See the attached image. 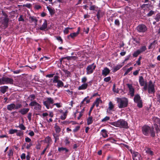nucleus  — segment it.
I'll return each instance as SVG.
<instances>
[{
	"label": "nucleus",
	"instance_id": "nucleus-3",
	"mask_svg": "<svg viewBox=\"0 0 160 160\" xmlns=\"http://www.w3.org/2000/svg\"><path fill=\"white\" fill-rule=\"evenodd\" d=\"M118 106L120 108L126 107L128 104V100L125 98H117Z\"/></svg>",
	"mask_w": 160,
	"mask_h": 160
},
{
	"label": "nucleus",
	"instance_id": "nucleus-54",
	"mask_svg": "<svg viewBox=\"0 0 160 160\" xmlns=\"http://www.w3.org/2000/svg\"><path fill=\"white\" fill-rule=\"evenodd\" d=\"M114 23L116 25H117L118 26H119L120 25V22L118 19H116L115 20Z\"/></svg>",
	"mask_w": 160,
	"mask_h": 160
},
{
	"label": "nucleus",
	"instance_id": "nucleus-40",
	"mask_svg": "<svg viewBox=\"0 0 160 160\" xmlns=\"http://www.w3.org/2000/svg\"><path fill=\"white\" fill-rule=\"evenodd\" d=\"M138 50L135 52L133 54V57H137L139 54L141 53Z\"/></svg>",
	"mask_w": 160,
	"mask_h": 160
},
{
	"label": "nucleus",
	"instance_id": "nucleus-48",
	"mask_svg": "<svg viewBox=\"0 0 160 160\" xmlns=\"http://www.w3.org/2000/svg\"><path fill=\"white\" fill-rule=\"evenodd\" d=\"M16 133H17V136H18L19 137H21V136H22L23 135V132L21 131H18L17 132H16Z\"/></svg>",
	"mask_w": 160,
	"mask_h": 160
},
{
	"label": "nucleus",
	"instance_id": "nucleus-51",
	"mask_svg": "<svg viewBox=\"0 0 160 160\" xmlns=\"http://www.w3.org/2000/svg\"><path fill=\"white\" fill-rule=\"evenodd\" d=\"M69 29H70V28H69L68 27L65 28L63 31L64 33L66 34H67L69 32Z\"/></svg>",
	"mask_w": 160,
	"mask_h": 160
},
{
	"label": "nucleus",
	"instance_id": "nucleus-47",
	"mask_svg": "<svg viewBox=\"0 0 160 160\" xmlns=\"http://www.w3.org/2000/svg\"><path fill=\"white\" fill-rule=\"evenodd\" d=\"M111 79V78L109 76L106 78H105L104 79V81L105 82H108Z\"/></svg>",
	"mask_w": 160,
	"mask_h": 160
},
{
	"label": "nucleus",
	"instance_id": "nucleus-53",
	"mask_svg": "<svg viewBox=\"0 0 160 160\" xmlns=\"http://www.w3.org/2000/svg\"><path fill=\"white\" fill-rule=\"evenodd\" d=\"M32 116V113L31 112H29L28 114L27 117L29 121H31V117Z\"/></svg>",
	"mask_w": 160,
	"mask_h": 160
},
{
	"label": "nucleus",
	"instance_id": "nucleus-28",
	"mask_svg": "<svg viewBox=\"0 0 160 160\" xmlns=\"http://www.w3.org/2000/svg\"><path fill=\"white\" fill-rule=\"evenodd\" d=\"M68 112L67 110H66L65 112H63V114L62 115H61L60 117V118L62 120H65L67 117V115Z\"/></svg>",
	"mask_w": 160,
	"mask_h": 160
},
{
	"label": "nucleus",
	"instance_id": "nucleus-33",
	"mask_svg": "<svg viewBox=\"0 0 160 160\" xmlns=\"http://www.w3.org/2000/svg\"><path fill=\"white\" fill-rule=\"evenodd\" d=\"M59 77L58 75L55 76L52 82L54 83H57L59 80Z\"/></svg>",
	"mask_w": 160,
	"mask_h": 160
},
{
	"label": "nucleus",
	"instance_id": "nucleus-25",
	"mask_svg": "<svg viewBox=\"0 0 160 160\" xmlns=\"http://www.w3.org/2000/svg\"><path fill=\"white\" fill-rule=\"evenodd\" d=\"M0 91L2 93H4L8 90V87L7 86H3L1 87L0 88Z\"/></svg>",
	"mask_w": 160,
	"mask_h": 160
},
{
	"label": "nucleus",
	"instance_id": "nucleus-29",
	"mask_svg": "<svg viewBox=\"0 0 160 160\" xmlns=\"http://www.w3.org/2000/svg\"><path fill=\"white\" fill-rule=\"evenodd\" d=\"M54 127L56 132L59 133L60 132L61 129L60 127L57 125V123L55 124Z\"/></svg>",
	"mask_w": 160,
	"mask_h": 160
},
{
	"label": "nucleus",
	"instance_id": "nucleus-45",
	"mask_svg": "<svg viewBox=\"0 0 160 160\" xmlns=\"http://www.w3.org/2000/svg\"><path fill=\"white\" fill-rule=\"evenodd\" d=\"M110 119V118L108 116H106L101 120L102 122H104L108 121Z\"/></svg>",
	"mask_w": 160,
	"mask_h": 160
},
{
	"label": "nucleus",
	"instance_id": "nucleus-12",
	"mask_svg": "<svg viewBox=\"0 0 160 160\" xmlns=\"http://www.w3.org/2000/svg\"><path fill=\"white\" fill-rule=\"evenodd\" d=\"M129 150L132 155L133 160H138V159H139L140 155L138 152L133 150L131 149H130Z\"/></svg>",
	"mask_w": 160,
	"mask_h": 160
},
{
	"label": "nucleus",
	"instance_id": "nucleus-30",
	"mask_svg": "<svg viewBox=\"0 0 160 160\" xmlns=\"http://www.w3.org/2000/svg\"><path fill=\"white\" fill-rule=\"evenodd\" d=\"M102 135L104 138H106L108 136V134L107 133L106 130L105 129H102L101 130Z\"/></svg>",
	"mask_w": 160,
	"mask_h": 160
},
{
	"label": "nucleus",
	"instance_id": "nucleus-52",
	"mask_svg": "<svg viewBox=\"0 0 160 160\" xmlns=\"http://www.w3.org/2000/svg\"><path fill=\"white\" fill-rule=\"evenodd\" d=\"M63 71L65 72V75H67V77H68L70 76V72L69 71L66 70H64Z\"/></svg>",
	"mask_w": 160,
	"mask_h": 160
},
{
	"label": "nucleus",
	"instance_id": "nucleus-31",
	"mask_svg": "<svg viewBox=\"0 0 160 160\" xmlns=\"http://www.w3.org/2000/svg\"><path fill=\"white\" fill-rule=\"evenodd\" d=\"M87 124L88 125L91 124L93 122L92 117L89 116L87 119Z\"/></svg>",
	"mask_w": 160,
	"mask_h": 160
},
{
	"label": "nucleus",
	"instance_id": "nucleus-8",
	"mask_svg": "<svg viewBox=\"0 0 160 160\" xmlns=\"http://www.w3.org/2000/svg\"><path fill=\"white\" fill-rule=\"evenodd\" d=\"M96 68V66L94 63L88 65L86 68V74L89 75L92 73Z\"/></svg>",
	"mask_w": 160,
	"mask_h": 160
},
{
	"label": "nucleus",
	"instance_id": "nucleus-6",
	"mask_svg": "<svg viewBox=\"0 0 160 160\" xmlns=\"http://www.w3.org/2000/svg\"><path fill=\"white\" fill-rule=\"evenodd\" d=\"M13 80L11 78L3 77L0 79V84H12L13 83Z\"/></svg>",
	"mask_w": 160,
	"mask_h": 160
},
{
	"label": "nucleus",
	"instance_id": "nucleus-13",
	"mask_svg": "<svg viewBox=\"0 0 160 160\" xmlns=\"http://www.w3.org/2000/svg\"><path fill=\"white\" fill-rule=\"evenodd\" d=\"M147 27L144 24H140L137 27V29L139 32H144L147 30Z\"/></svg>",
	"mask_w": 160,
	"mask_h": 160
},
{
	"label": "nucleus",
	"instance_id": "nucleus-15",
	"mask_svg": "<svg viewBox=\"0 0 160 160\" xmlns=\"http://www.w3.org/2000/svg\"><path fill=\"white\" fill-rule=\"evenodd\" d=\"M110 71L108 68L106 67L102 70V74L103 76L106 77L109 73Z\"/></svg>",
	"mask_w": 160,
	"mask_h": 160
},
{
	"label": "nucleus",
	"instance_id": "nucleus-5",
	"mask_svg": "<svg viewBox=\"0 0 160 160\" xmlns=\"http://www.w3.org/2000/svg\"><path fill=\"white\" fill-rule=\"evenodd\" d=\"M54 101V100L51 97H48L46 99V100L43 101V103L46 108L48 109L50 107L51 104H53Z\"/></svg>",
	"mask_w": 160,
	"mask_h": 160
},
{
	"label": "nucleus",
	"instance_id": "nucleus-1",
	"mask_svg": "<svg viewBox=\"0 0 160 160\" xmlns=\"http://www.w3.org/2000/svg\"><path fill=\"white\" fill-rule=\"evenodd\" d=\"M142 89L145 91L148 90V92L149 94H153L155 92V85L151 80L149 81L148 84L146 83Z\"/></svg>",
	"mask_w": 160,
	"mask_h": 160
},
{
	"label": "nucleus",
	"instance_id": "nucleus-11",
	"mask_svg": "<svg viewBox=\"0 0 160 160\" xmlns=\"http://www.w3.org/2000/svg\"><path fill=\"white\" fill-rule=\"evenodd\" d=\"M108 106L107 110V112L109 114H111L112 112L115 111V104H113L111 101H110L108 103Z\"/></svg>",
	"mask_w": 160,
	"mask_h": 160
},
{
	"label": "nucleus",
	"instance_id": "nucleus-63",
	"mask_svg": "<svg viewBox=\"0 0 160 160\" xmlns=\"http://www.w3.org/2000/svg\"><path fill=\"white\" fill-rule=\"evenodd\" d=\"M23 6L29 8H30L31 7V5L30 3H27L26 4L23 5Z\"/></svg>",
	"mask_w": 160,
	"mask_h": 160
},
{
	"label": "nucleus",
	"instance_id": "nucleus-9",
	"mask_svg": "<svg viewBox=\"0 0 160 160\" xmlns=\"http://www.w3.org/2000/svg\"><path fill=\"white\" fill-rule=\"evenodd\" d=\"M134 101L137 103L138 107L141 108L142 107V102L141 97L139 94L136 95L134 98Z\"/></svg>",
	"mask_w": 160,
	"mask_h": 160
},
{
	"label": "nucleus",
	"instance_id": "nucleus-44",
	"mask_svg": "<svg viewBox=\"0 0 160 160\" xmlns=\"http://www.w3.org/2000/svg\"><path fill=\"white\" fill-rule=\"evenodd\" d=\"M87 80V78L86 77H83L81 79V82L83 83H86Z\"/></svg>",
	"mask_w": 160,
	"mask_h": 160
},
{
	"label": "nucleus",
	"instance_id": "nucleus-38",
	"mask_svg": "<svg viewBox=\"0 0 160 160\" xmlns=\"http://www.w3.org/2000/svg\"><path fill=\"white\" fill-rule=\"evenodd\" d=\"M147 49V48L146 46H143L140 49H138V50L141 53H142V52H144Z\"/></svg>",
	"mask_w": 160,
	"mask_h": 160
},
{
	"label": "nucleus",
	"instance_id": "nucleus-37",
	"mask_svg": "<svg viewBox=\"0 0 160 160\" xmlns=\"http://www.w3.org/2000/svg\"><path fill=\"white\" fill-rule=\"evenodd\" d=\"M35 96L34 94H31L29 95L28 97V99L30 101H33L35 98Z\"/></svg>",
	"mask_w": 160,
	"mask_h": 160
},
{
	"label": "nucleus",
	"instance_id": "nucleus-43",
	"mask_svg": "<svg viewBox=\"0 0 160 160\" xmlns=\"http://www.w3.org/2000/svg\"><path fill=\"white\" fill-rule=\"evenodd\" d=\"M133 69L132 67H130L129 68H128L126 72L124 73V75L125 76L127 75L128 73H129Z\"/></svg>",
	"mask_w": 160,
	"mask_h": 160
},
{
	"label": "nucleus",
	"instance_id": "nucleus-16",
	"mask_svg": "<svg viewBox=\"0 0 160 160\" xmlns=\"http://www.w3.org/2000/svg\"><path fill=\"white\" fill-rule=\"evenodd\" d=\"M29 108H23L21 109L19 111V112L22 115L26 114L29 111Z\"/></svg>",
	"mask_w": 160,
	"mask_h": 160
},
{
	"label": "nucleus",
	"instance_id": "nucleus-20",
	"mask_svg": "<svg viewBox=\"0 0 160 160\" xmlns=\"http://www.w3.org/2000/svg\"><path fill=\"white\" fill-rule=\"evenodd\" d=\"M42 142L47 143H52V140L49 136H48L42 140Z\"/></svg>",
	"mask_w": 160,
	"mask_h": 160
},
{
	"label": "nucleus",
	"instance_id": "nucleus-34",
	"mask_svg": "<svg viewBox=\"0 0 160 160\" xmlns=\"http://www.w3.org/2000/svg\"><path fill=\"white\" fill-rule=\"evenodd\" d=\"M58 151L59 152H61V151H64L65 152H68V150L65 148L63 147H60L58 148Z\"/></svg>",
	"mask_w": 160,
	"mask_h": 160
},
{
	"label": "nucleus",
	"instance_id": "nucleus-24",
	"mask_svg": "<svg viewBox=\"0 0 160 160\" xmlns=\"http://www.w3.org/2000/svg\"><path fill=\"white\" fill-rule=\"evenodd\" d=\"M88 86V83H83L81 85L78 87V90H85L86 89Z\"/></svg>",
	"mask_w": 160,
	"mask_h": 160
},
{
	"label": "nucleus",
	"instance_id": "nucleus-32",
	"mask_svg": "<svg viewBox=\"0 0 160 160\" xmlns=\"http://www.w3.org/2000/svg\"><path fill=\"white\" fill-rule=\"evenodd\" d=\"M57 83V87L58 88L61 87L63 86V83L62 82V81L60 80H59V81Z\"/></svg>",
	"mask_w": 160,
	"mask_h": 160
},
{
	"label": "nucleus",
	"instance_id": "nucleus-56",
	"mask_svg": "<svg viewBox=\"0 0 160 160\" xmlns=\"http://www.w3.org/2000/svg\"><path fill=\"white\" fill-rule=\"evenodd\" d=\"M80 127L79 126H76L75 128L73 130V131L75 132H77L80 129Z\"/></svg>",
	"mask_w": 160,
	"mask_h": 160
},
{
	"label": "nucleus",
	"instance_id": "nucleus-42",
	"mask_svg": "<svg viewBox=\"0 0 160 160\" xmlns=\"http://www.w3.org/2000/svg\"><path fill=\"white\" fill-rule=\"evenodd\" d=\"M53 135L55 139L54 142H56L59 139V136L58 135L55 133H53Z\"/></svg>",
	"mask_w": 160,
	"mask_h": 160
},
{
	"label": "nucleus",
	"instance_id": "nucleus-18",
	"mask_svg": "<svg viewBox=\"0 0 160 160\" xmlns=\"http://www.w3.org/2000/svg\"><path fill=\"white\" fill-rule=\"evenodd\" d=\"M48 26V22L45 19L44 22L40 28L39 29L41 30H44L47 28Z\"/></svg>",
	"mask_w": 160,
	"mask_h": 160
},
{
	"label": "nucleus",
	"instance_id": "nucleus-36",
	"mask_svg": "<svg viewBox=\"0 0 160 160\" xmlns=\"http://www.w3.org/2000/svg\"><path fill=\"white\" fill-rule=\"evenodd\" d=\"M154 19L157 22L160 21V13H158L156 15Z\"/></svg>",
	"mask_w": 160,
	"mask_h": 160
},
{
	"label": "nucleus",
	"instance_id": "nucleus-62",
	"mask_svg": "<svg viewBox=\"0 0 160 160\" xmlns=\"http://www.w3.org/2000/svg\"><path fill=\"white\" fill-rule=\"evenodd\" d=\"M41 7L40 5L37 4L35 6V9L38 10L41 8Z\"/></svg>",
	"mask_w": 160,
	"mask_h": 160
},
{
	"label": "nucleus",
	"instance_id": "nucleus-39",
	"mask_svg": "<svg viewBox=\"0 0 160 160\" xmlns=\"http://www.w3.org/2000/svg\"><path fill=\"white\" fill-rule=\"evenodd\" d=\"M29 18L32 22H33L35 23H36L37 22L38 20L36 17L34 16H30Z\"/></svg>",
	"mask_w": 160,
	"mask_h": 160
},
{
	"label": "nucleus",
	"instance_id": "nucleus-35",
	"mask_svg": "<svg viewBox=\"0 0 160 160\" xmlns=\"http://www.w3.org/2000/svg\"><path fill=\"white\" fill-rule=\"evenodd\" d=\"M47 8L51 15H53L54 13V11L53 9L48 6L47 7Z\"/></svg>",
	"mask_w": 160,
	"mask_h": 160
},
{
	"label": "nucleus",
	"instance_id": "nucleus-60",
	"mask_svg": "<svg viewBox=\"0 0 160 160\" xmlns=\"http://www.w3.org/2000/svg\"><path fill=\"white\" fill-rule=\"evenodd\" d=\"M66 59L68 60H71V56H68L62 58V59L63 60Z\"/></svg>",
	"mask_w": 160,
	"mask_h": 160
},
{
	"label": "nucleus",
	"instance_id": "nucleus-41",
	"mask_svg": "<svg viewBox=\"0 0 160 160\" xmlns=\"http://www.w3.org/2000/svg\"><path fill=\"white\" fill-rule=\"evenodd\" d=\"M18 131L17 129H11L9 131V133L10 134H12L15 133H16Z\"/></svg>",
	"mask_w": 160,
	"mask_h": 160
},
{
	"label": "nucleus",
	"instance_id": "nucleus-58",
	"mask_svg": "<svg viewBox=\"0 0 160 160\" xmlns=\"http://www.w3.org/2000/svg\"><path fill=\"white\" fill-rule=\"evenodd\" d=\"M140 70L138 69L136 70L133 73V74L134 76H136L138 74L139 71H140Z\"/></svg>",
	"mask_w": 160,
	"mask_h": 160
},
{
	"label": "nucleus",
	"instance_id": "nucleus-61",
	"mask_svg": "<svg viewBox=\"0 0 160 160\" xmlns=\"http://www.w3.org/2000/svg\"><path fill=\"white\" fill-rule=\"evenodd\" d=\"M19 21L24 22V19L23 18L22 15H20L19 18L18 19Z\"/></svg>",
	"mask_w": 160,
	"mask_h": 160
},
{
	"label": "nucleus",
	"instance_id": "nucleus-4",
	"mask_svg": "<svg viewBox=\"0 0 160 160\" xmlns=\"http://www.w3.org/2000/svg\"><path fill=\"white\" fill-rule=\"evenodd\" d=\"M110 123L116 127L123 128H127L128 127L127 122L123 119H120L117 122H111Z\"/></svg>",
	"mask_w": 160,
	"mask_h": 160
},
{
	"label": "nucleus",
	"instance_id": "nucleus-14",
	"mask_svg": "<svg viewBox=\"0 0 160 160\" xmlns=\"http://www.w3.org/2000/svg\"><path fill=\"white\" fill-rule=\"evenodd\" d=\"M127 85L129 89V92L131 96L133 97L134 94V89L131 84H127Z\"/></svg>",
	"mask_w": 160,
	"mask_h": 160
},
{
	"label": "nucleus",
	"instance_id": "nucleus-55",
	"mask_svg": "<svg viewBox=\"0 0 160 160\" xmlns=\"http://www.w3.org/2000/svg\"><path fill=\"white\" fill-rule=\"evenodd\" d=\"M154 13V11L151 10L147 14V16L150 17Z\"/></svg>",
	"mask_w": 160,
	"mask_h": 160
},
{
	"label": "nucleus",
	"instance_id": "nucleus-49",
	"mask_svg": "<svg viewBox=\"0 0 160 160\" xmlns=\"http://www.w3.org/2000/svg\"><path fill=\"white\" fill-rule=\"evenodd\" d=\"M98 7L95 5H92L90 6L89 9L90 10H94L96 9Z\"/></svg>",
	"mask_w": 160,
	"mask_h": 160
},
{
	"label": "nucleus",
	"instance_id": "nucleus-7",
	"mask_svg": "<svg viewBox=\"0 0 160 160\" xmlns=\"http://www.w3.org/2000/svg\"><path fill=\"white\" fill-rule=\"evenodd\" d=\"M1 20L0 21V23L3 25L5 28H7L9 22V18L7 15L5 14V17L3 18H0Z\"/></svg>",
	"mask_w": 160,
	"mask_h": 160
},
{
	"label": "nucleus",
	"instance_id": "nucleus-21",
	"mask_svg": "<svg viewBox=\"0 0 160 160\" xmlns=\"http://www.w3.org/2000/svg\"><path fill=\"white\" fill-rule=\"evenodd\" d=\"M139 82L140 85L141 86H144L145 84V83H146V82L145 83L144 78L142 76H140L139 77Z\"/></svg>",
	"mask_w": 160,
	"mask_h": 160
},
{
	"label": "nucleus",
	"instance_id": "nucleus-27",
	"mask_svg": "<svg viewBox=\"0 0 160 160\" xmlns=\"http://www.w3.org/2000/svg\"><path fill=\"white\" fill-rule=\"evenodd\" d=\"M122 66L123 65L122 64H118L116 65L114 67L113 72H116L122 67Z\"/></svg>",
	"mask_w": 160,
	"mask_h": 160
},
{
	"label": "nucleus",
	"instance_id": "nucleus-46",
	"mask_svg": "<svg viewBox=\"0 0 160 160\" xmlns=\"http://www.w3.org/2000/svg\"><path fill=\"white\" fill-rule=\"evenodd\" d=\"M15 109H18L22 107V105L20 103H17L16 105L15 104Z\"/></svg>",
	"mask_w": 160,
	"mask_h": 160
},
{
	"label": "nucleus",
	"instance_id": "nucleus-57",
	"mask_svg": "<svg viewBox=\"0 0 160 160\" xmlns=\"http://www.w3.org/2000/svg\"><path fill=\"white\" fill-rule=\"evenodd\" d=\"M18 127L22 130H25L26 129L25 127L22 124H20Z\"/></svg>",
	"mask_w": 160,
	"mask_h": 160
},
{
	"label": "nucleus",
	"instance_id": "nucleus-10",
	"mask_svg": "<svg viewBox=\"0 0 160 160\" xmlns=\"http://www.w3.org/2000/svg\"><path fill=\"white\" fill-rule=\"evenodd\" d=\"M29 105L31 107L34 106V109L37 110H40L41 109V106L35 101H32Z\"/></svg>",
	"mask_w": 160,
	"mask_h": 160
},
{
	"label": "nucleus",
	"instance_id": "nucleus-26",
	"mask_svg": "<svg viewBox=\"0 0 160 160\" xmlns=\"http://www.w3.org/2000/svg\"><path fill=\"white\" fill-rule=\"evenodd\" d=\"M146 153L149 155L152 156L153 155V152L149 148H147L145 149Z\"/></svg>",
	"mask_w": 160,
	"mask_h": 160
},
{
	"label": "nucleus",
	"instance_id": "nucleus-23",
	"mask_svg": "<svg viewBox=\"0 0 160 160\" xmlns=\"http://www.w3.org/2000/svg\"><path fill=\"white\" fill-rule=\"evenodd\" d=\"M102 102V101L100 98H97L93 102L92 105H94V106H96V107H98L99 106V104Z\"/></svg>",
	"mask_w": 160,
	"mask_h": 160
},
{
	"label": "nucleus",
	"instance_id": "nucleus-17",
	"mask_svg": "<svg viewBox=\"0 0 160 160\" xmlns=\"http://www.w3.org/2000/svg\"><path fill=\"white\" fill-rule=\"evenodd\" d=\"M80 30V28L78 27V31L76 32L71 33L68 36V38H69V37H70L72 38H74L76 37L78 34Z\"/></svg>",
	"mask_w": 160,
	"mask_h": 160
},
{
	"label": "nucleus",
	"instance_id": "nucleus-50",
	"mask_svg": "<svg viewBox=\"0 0 160 160\" xmlns=\"http://www.w3.org/2000/svg\"><path fill=\"white\" fill-rule=\"evenodd\" d=\"M64 142L66 145L69 144L70 142L69 141V138L68 137H66L65 138Z\"/></svg>",
	"mask_w": 160,
	"mask_h": 160
},
{
	"label": "nucleus",
	"instance_id": "nucleus-2",
	"mask_svg": "<svg viewBox=\"0 0 160 160\" xmlns=\"http://www.w3.org/2000/svg\"><path fill=\"white\" fill-rule=\"evenodd\" d=\"M142 133L146 136L149 135V133L152 137H154L155 135V132L153 129H151L150 127L148 125H144L142 128Z\"/></svg>",
	"mask_w": 160,
	"mask_h": 160
},
{
	"label": "nucleus",
	"instance_id": "nucleus-19",
	"mask_svg": "<svg viewBox=\"0 0 160 160\" xmlns=\"http://www.w3.org/2000/svg\"><path fill=\"white\" fill-rule=\"evenodd\" d=\"M88 97H89L88 96L84 98L80 103L81 106H83V105H85L90 102V100L89 99H87Z\"/></svg>",
	"mask_w": 160,
	"mask_h": 160
},
{
	"label": "nucleus",
	"instance_id": "nucleus-59",
	"mask_svg": "<svg viewBox=\"0 0 160 160\" xmlns=\"http://www.w3.org/2000/svg\"><path fill=\"white\" fill-rule=\"evenodd\" d=\"M53 105H55L58 108H60L62 107V105L60 103H53Z\"/></svg>",
	"mask_w": 160,
	"mask_h": 160
},
{
	"label": "nucleus",
	"instance_id": "nucleus-64",
	"mask_svg": "<svg viewBox=\"0 0 160 160\" xmlns=\"http://www.w3.org/2000/svg\"><path fill=\"white\" fill-rule=\"evenodd\" d=\"M25 141L27 142H29L31 141V139L28 137H27L25 138Z\"/></svg>",
	"mask_w": 160,
	"mask_h": 160
},
{
	"label": "nucleus",
	"instance_id": "nucleus-22",
	"mask_svg": "<svg viewBox=\"0 0 160 160\" xmlns=\"http://www.w3.org/2000/svg\"><path fill=\"white\" fill-rule=\"evenodd\" d=\"M15 104L14 103H11L7 106V109L9 111H12L15 109Z\"/></svg>",
	"mask_w": 160,
	"mask_h": 160
}]
</instances>
